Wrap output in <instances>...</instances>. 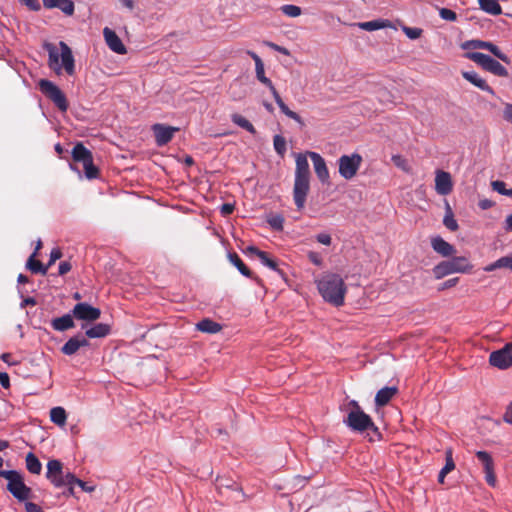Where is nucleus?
<instances>
[{
    "mask_svg": "<svg viewBox=\"0 0 512 512\" xmlns=\"http://www.w3.org/2000/svg\"><path fill=\"white\" fill-rule=\"evenodd\" d=\"M307 156L312 160L315 174L320 182L323 184L330 183L329 170L324 158L320 154L312 151H308L305 154H296L293 199L298 210L304 208L306 198L310 190V168Z\"/></svg>",
    "mask_w": 512,
    "mask_h": 512,
    "instance_id": "1",
    "label": "nucleus"
},
{
    "mask_svg": "<svg viewBox=\"0 0 512 512\" xmlns=\"http://www.w3.org/2000/svg\"><path fill=\"white\" fill-rule=\"evenodd\" d=\"M317 287L325 301L335 306L343 305L346 286L340 275L333 273L324 275L318 281Z\"/></svg>",
    "mask_w": 512,
    "mask_h": 512,
    "instance_id": "2",
    "label": "nucleus"
},
{
    "mask_svg": "<svg viewBox=\"0 0 512 512\" xmlns=\"http://www.w3.org/2000/svg\"><path fill=\"white\" fill-rule=\"evenodd\" d=\"M247 54L254 60L255 62V71L257 79L264 84L270 90L275 102L279 106L281 112L285 114L290 119L296 121L301 126L304 125L302 118L296 112L289 109V107L284 103L278 91L276 90L272 81L265 76L264 64L261 58L253 51L248 50Z\"/></svg>",
    "mask_w": 512,
    "mask_h": 512,
    "instance_id": "3",
    "label": "nucleus"
},
{
    "mask_svg": "<svg viewBox=\"0 0 512 512\" xmlns=\"http://www.w3.org/2000/svg\"><path fill=\"white\" fill-rule=\"evenodd\" d=\"M59 46L61 50L60 55L52 44H48L46 46L49 56V67L57 74H60L61 69L64 68L65 72L71 76L75 73V60L72 54V50L64 41H60Z\"/></svg>",
    "mask_w": 512,
    "mask_h": 512,
    "instance_id": "4",
    "label": "nucleus"
},
{
    "mask_svg": "<svg viewBox=\"0 0 512 512\" xmlns=\"http://www.w3.org/2000/svg\"><path fill=\"white\" fill-rule=\"evenodd\" d=\"M348 413L344 418V424L352 431L363 433L368 430L378 431L372 418L366 414L356 400L348 403Z\"/></svg>",
    "mask_w": 512,
    "mask_h": 512,
    "instance_id": "5",
    "label": "nucleus"
},
{
    "mask_svg": "<svg viewBox=\"0 0 512 512\" xmlns=\"http://www.w3.org/2000/svg\"><path fill=\"white\" fill-rule=\"evenodd\" d=\"M472 269L468 258L464 256L453 257L437 264L433 268V274L436 279H442L452 273H465Z\"/></svg>",
    "mask_w": 512,
    "mask_h": 512,
    "instance_id": "6",
    "label": "nucleus"
},
{
    "mask_svg": "<svg viewBox=\"0 0 512 512\" xmlns=\"http://www.w3.org/2000/svg\"><path fill=\"white\" fill-rule=\"evenodd\" d=\"M72 159L74 162L82 163L85 176L88 179H96L99 177V169L93 163V155L82 142H78L72 149Z\"/></svg>",
    "mask_w": 512,
    "mask_h": 512,
    "instance_id": "7",
    "label": "nucleus"
},
{
    "mask_svg": "<svg viewBox=\"0 0 512 512\" xmlns=\"http://www.w3.org/2000/svg\"><path fill=\"white\" fill-rule=\"evenodd\" d=\"M465 58L475 62L477 65L481 66L484 70L499 76V77H507L508 71L507 69L497 60L491 58L489 55H486L481 52H466Z\"/></svg>",
    "mask_w": 512,
    "mask_h": 512,
    "instance_id": "8",
    "label": "nucleus"
},
{
    "mask_svg": "<svg viewBox=\"0 0 512 512\" xmlns=\"http://www.w3.org/2000/svg\"><path fill=\"white\" fill-rule=\"evenodd\" d=\"M363 162V158L358 153H352L350 155H342L339 157L338 172L342 178L349 181L353 179L360 169Z\"/></svg>",
    "mask_w": 512,
    "mask_h": 512,
    "instance_id": "9",
    "label": "nucleus"
},
{
    "mask_svg": "<svg viewBox=\"0 0 512 512\" xmlns=\"http://www.w3.org/2000/svg\"><path fill=\"white\" fill-rule=\"evenodd\" d=\"M40 91L62 112H66L69 104L65 94L52 81L41 79L38 83Z\"/></svg>",
    "mask_w": 512,
    "mask_h": 512,
    "instance_id": "10",
    "label": "nucleus"
},
{
    "mask_svg": "<svg viewBox=\"0 0 512 512\" xmlns=\"http://www.w3.org/2000/svg\"><path fill=\"white\" fill-rule=\"evenodd\" d=\"M74 475L71 472L64 473L63 464L60 460L52 459L47 463L46 478L56 487L61 488L66 485H71L68 476Z\"/></svg>",
    "mask_w": 512,
    "mask_h": 512,
    "instance_id": "11",
    "label": "nucleus"
},
{
    "mask_svg": "<svg viewBox=\"0 0 512 512\" xmlns=\"http://www.w3.org/2000/svg\"><path fill=\"white\" fill-rule=\"evenodd\" d=\"M461 48L463 50H466L468 52H470L469 50H475V49H484V50H488L489 52H491L496 58L500 59L501 61L509 64L510 63V59L509 57L504 54L498 46H496L495 44H493L492 42H489V41H483V40H478V39H475V40H468V41H465L461 44Z\"/></svg>",
    "mask_w": 512,
    "mask_h": 512,
    "instance_id": "12",
    "label": "nucleus"
},
{
    "mask_svg": "<svg viewBox=\"0 0 512 512\" xmlns=\"http://www.w3.org/2000/svg\"><path fill=\"white\" fill-rule=\"evenodd\" d=\"M489 363L502 370L508 369L512 365V343H507L503 348L493 351L489 356Z\"/></svg>",
    "mask_w": 512,
    "mask_h": 512,
    "instance_id": "13",
    "label": "nucleus"
},
{
    "mask_svg": "<svg viewBox=\"0 0 512 512\" xmlns=\"http://www.w3.org/2000/svg\"><path fill=\"white\" fill-rule=\"evenodd\" d=\"M7 490L19 501H25L31 495V489L25 485L23 477L18 471L8 481Z\"/></svg>",
    "mask_w": 512,
    "mask_h": 512,
    "instance_id": "14",
    "label": "nucleus"
},
{
    "mask_svg": "<svg viewBox=\"0 0 512 512\" xmlns=\"http://www.w3.org/2000/svg\"><path fill=\"white\" fill-rule=\"evenodd\" d=\"M72 315L77 320L93 322L100 318L101 311L86 302H80L73 307Z\"/></svg>",
    "mask_w": 512,
    "mask_h": 512,
    "instance_id": "15",
    "label": "nucleus"
},
{
    "mask_svg": "<svg viewBox=\"0 0 512 512\" xmlns=\"http://www.w3.org/2000/svg\"><path fill=\"white\" fill-rule=\"evenodd\" d=\"M178 130L179 128L177 127L166 126L159 123L154 124L152 126V131L154 133L157 146L162 147L168 144L172 140L174 133Z\"/></svg>",
    "mask_w": 512,
    "mask_h": 512,
    "instance_id": "16",
    "label": "nucleus"
},
{
    "mask_svg": "<svg viewBox=\"0 0 512 512\" xmlns=\"http://www.w3.org/2000/svg\"><path fill=\"white\" fill-rule=\"evenodd\" d=\"M453 182L450 173L437 170L435 176V190L439 195L446 196L452 192Z\"/></svg>",
    "mask_w": 512,
    "mask_h": 512,
    "instance_id": "17",
    "label": "nucleus"
},
{
    "mask_svg": "<svg viewBox=\"0 0 512 512\" xmlns=\"http://www.w3.org/2000/svg\"><path fill=\"white\" fill-rule=\"evenodd\" d=\"M103 35L107 46L115 53L125 54L127 52L125 45L119 36L110 28L103 29Z\"/></svg>",
    "mask_w": 512,
    "mask_h": 512,
    "instance_id": "18",
    "label": "nucleus"
},
{
    "mask_svg": "<svg viewBox=\"0 0 512 512\" xmlns=\"http://www.w3.org/2000/svg\"><path fill=\"white\" fill-rule=\"evenodd\" d=\"M89 345V341L82 334H77L74 337H71L62 347L61 352L64 355L71 356L75 354L81 347H86Z\"/></svg>",
    "mask_w": 512,
    "mask_h": 512,
    "instance_id": "19",
    "label": "nucleus"
},
{
    "mask_svg": "<svg viewBox=\"0 0 512 512\" xmlns=\"http://www.w3.org/2000/svg\"><path fill=\"white\" fill-rule=\"evenodd\" d=\"M462 77L472 85L491 95H495L493 88L475 71H462Z\"/></svg>",
    "mask_w": 512,
    "mask_h": 512,
    "instance_id": "20",
    "label": "nucleus"
},
{
    "mask_svg": "<svg viewBox=\"0 0 512 512\" xmlns=\"http://www.w3.org/2000/svg\"><path fill=\"white\" fill-rule=\"evenodd\" d=\"M46 9H59L66 16H72L75 11V5L72 0H42Z\"/></svg>",
    "mask_w": 512,
    "mask_h": 512,
    "instance_id": "21",
    "label": "nucleus"
},
{
    "mask_svg": "<svg viewBox=\"0 0 512 512\" xmlns=\"http://www.w3.org/2000/svg\"><path fill=\"white\" fill-rule=\"evenodd\" d=\"M431 246L436 253L443 257L452 256L456 252L454 246L445 241L440 236H437L431 240Z\"/></svg>",
    "mask_w": 512,
    "mask_h": 512,
    "instance_id": "22",
    "label": "nucleus"
},
{
    "mask_svg": "<svg viewBox=\"0 0 512 512\" xmlns=\"http://www.w3.org/2000/svg\"><path fill=\"white\" fill-rule=\"evenodd\" d=\"M397 393H398V388L395 386L383 387L375 395V405L377 407L386 406Z\"/></svg>",
    "mask_w": 512,
    "mask_h": 512,
    "instance_id": "23",
    "label": "nucleus"
},
{
    "mask_svg": "<svg viewBox=\"0 0 512 512\" xmlns=\"http://www.w3.org/2000/svg\"><path fill=\"white\" fill-rule=\"evenodd\" d=\"M357 26L365 31H375L384 28H395L393 23L388 19H376L367 22H360L357 24Z\"/></svg>",
    "mask_w": 512,
    "mask_h": 512,
    "instance_id": "24",
    "label": "nucleus"
},
{
    "mask_svg": "<svg viewBox=\"0 0 512 512\" xmlns=\"http://www.w3.org/2000/svg\"><path fill=\"white\" fill-rule=\"evenodd\" d=\"M74 316L72 314H65L61 317L54 318L51 321V326L56 331H66L75 327V323L73 320Z\"/></svg>",
    "mask_w": 512,
    "mask_h": 512,
    "instance_id": "25",
    "label": "nucleus"
},
{
    "mask_svg": "<svg viewBox=\"0 0 512 512\" xmlns=\"http://www.w3.org/2000/svg\"><path fill=\"white\" fill-rule=\"evenodd\" d=\"M111 327L109 324L98 323L87 329L85 336L88 338H102L109 335Z\"/></svg>",
    "mask_w": 512,
    "mask_h": 512,
    "instance_id": "26",
    "label": "nucleus"
},
{
    "mask_svg": "<svg viewBox=\"0 0 512 512\" xmlns=\"http://www.w3.org/2000/svg\"><path fill=\"white\" fill-rule=\"evenodd\" d=\"M501 268L512 270V253H510L506 256L500 257L495 262L490 263L489 265L485 266L484 271L492 272L496 269H501Z\"/></svg>",
    "mask_w": 512,
    "mask_h": 512,
    "instance_id": "27",
    "label": "nucleus"
},
{
    "mask_svg": "<svg viewBox=\"0 0 512 512\" xmlns=\"http://www.w3.org/2000/svg\"><path fill=\"white\" fill-rule=\"evenodd\" d=\"M196 328L203 333L215 334L221 331L222 326L209 318H205L196 324Z\"/></svg>",
    "mask_w": 512,
    "mask_h": 512,
    "instance_id": "28",
    "label": "nucleus"
},
{
    "mask_svg": "<svg viewBox=\"0 0 512 512\" xmlns=\"http://www.w3.org/2000/svg\"><path fill=\"white\" fill-rule=\"evenodd\" d=\"M478 4L480 8L488 14L496 16L502 13V8L498 0H478Z\"/></svg>",
    "mask_w": 512,
    "mask_h": 512,
    "instance_id": "29",
    "label": "nucleus"
},
{
    "mask_svg": "<svg viewBox=\"0 0 512 512\" xmlns=\"http://www.w3.org/2000/svg\"><path fill=\"white\" fill-rule=\"evenodd\" d=\"M26 267L35 274L40 273L45 275L47 273V267L44 266L41 261L36 259V252H33L28 258Z\"/></svg>",
    "mask_w": 512,
    "mask_h": 512,
    "instance_id": "30",
    "label": "nucleus"
},
{
    "mask_svg": "<svg viewBox=\"0 0 512 512\" xmlns=\"http://www.w3.org/2000/svg\"><path fill=\"white\" fill-rule=\"evenodd\" d=\"M25 462H26V468L30 473L37 474V475H39L41 473L42 464L34 453L29 452L26 455Z\"/></svg>",
    "mask_w": 512,
    "mask_h": 512,
    "instance_id": "31",
    "label": "nucleus"
},
{
    "mask_svg": "<svg viewBox=\"0 0 512 512\" xmlns=\"http://www.w3.org/2000/svg\"><path fill=\"white\" fill-rule=\"evenodd\" d=\"M229 261L239 270V272L246 276V277H252V272L250 269L244 264L242 259L238 256L237 253H229L228 254Z\"/></svg>",
    "mask_w": 512,
    "mask_h": 512,
    "instance_id": "32",
    "label": "nucleus"
},
{
    "mask_svg": "<svg viewBox=\"0 0 512 512\" xmlns=\"http://www.w3.org/2000/svg\"><path fill=\"white\" fill-rule=\"evenodd\" d=\"M231 120L234 124L238 125L239 127L245 129L251 134H256V129L253 126V124L247 120L245 117L238 113H234L231 115Z\"/></svg>",
    "mask_w": 512,
    "mask_h": 512,
    "instance_id": "33",
    "label": "nucleus"
},
{
    "mask_svg": "<svg viewBox=\"0 0 512 512\" xmlns=\"http://www.w3.org/2000/svg\"><path fill=\"white\" fill-rule=\"evenodd\" d=\"M50 419L51 421L59 426H63L66 423L67 414L64 408L62 407H54L50 410Z\"/></svg>",
    "mask_w": 512,
    "mask_h": 512,
    "instance_id": "34",
    "label": "nucleus"
},
{
    "mask_svg": "<svg viewBox=\"0 0 512 512\" xmlns=\"http://www.w3.org/2000/svg\"><path fill=\"white\" fill-rule=\"evenodd\" d=\"M443 224L445 225V227L447 229H449L450 231H453V232L458 230V228H459L458 223L454 218V214L452 212V209H451L449 203H446V213H445V216L443 219Z\"/></svg>",
    "mask_w": 512,
    "mask_h": 512,
    "instance_id": "35",
    "label": "nucleus"
},
{
    "mask_svg": "<svg viewBox=\"0 0 512 512\" xmlns=\"http://www.w3.org/2000/svg\"><path fill=\"white\" fill-rule=\"evenodd\" d=\"M273 146L276 153L283 158L287 151L286 140L282 135H275L273 137Z\"/></svg>",
    "mask_w": 512,
    "mask_h": 512,
    "instance_id": "36",
    "label": "nucleus"
},
{
    "mask_svg": "<svg viewBox=\"0 0 512 512\" xmlns=\"http://www.w3.org/2000/svg\"><path fill=\"white\" fill-rule=\"evenodd\" d=\"M259 260L261 263L272 270L277 271L279 274H283L282 270L279 269L276 260L269 257V254L265 251L259 252Z\"/></svg>",
    "mask_w": 512,
    "mask_h": 512,
    "instance_id": "37",
    "label": "nucleus"
},
{
    "mask_svg": "<svg viewBox=\"0 0 512 512\" xmlns=\"http://www.w3.org/2000/svg\"><path fill=\"white\" fill-rule=\"evenodd\" d=\"M476 457L483 464L484 470H489L494 467V462L491 455L486 451H477Z\"/></svg>",
    "mask_w": 512,
    "mask_h": 512,
    "instance_id": "38",
    "label": "nucleus"
},
{
    "mask_svg": "<svg viewBox=\"0 0 512 512\" xmlns=\"http://www.w3.org/2000/svg\"><path fill=\"white\" fill-rule=\"evenodd\" d=\"M267 223L272 229L281 231L283 230L284 218L280 214L271 215L268 217Z\"/></svg>",
    "mask_w": 512,
    "mask_h": 512,
    "instance_id": "39",
    "label": "nucleus"
},
{
    "mask_svg": "<svg viewBox=\"0 0 512 512\" xmlns=\"http://www.w3.org/2000/svg\"><path fill=\"white\" fill-rule=\"evenodd\" d=\"M281 11L288 17H298L301 15V8L293 4L283 5Z\"/></svg>",
    "mask_w": 512,
    "mask_h": 512,
    "instance_id": "40",
    "label": "nucleus"
},
{
    "mask_svg": "<svg viewBox=\"0 0 512 512\" xmlns=\"http://www.w3.org/2000/svg\"><path fill=\"white\" fill-rule=\"evenodd\" d=\"M445 461H446V463L441 470H443L446 473H450L452 470L455 469V463L453 460V451L451 448H448L445 451Z\"/></svg>",
    "mask_w": 512,
    "mask_h": 512,
    "instance_id": "41",
    "label": "nucleus"
},
{
    "mask_svg": "<svg viewBox=\"0 0 512 512\" xmlns=\"http://www.w3.org/2000/svg\"><path fill=\"white\" fill-rule=\"evenodd\" d=\"M68 478L72 480L71 485H78L85 492H92L95 489L94 486H88L86 482L78 479L75 475H70Z\"/></svg>",
    "mask_w": 512,
    "mask_h": 512,
    "instance_id": "42",
    "label": "nucleus"
},
{
    "mask_svg": "<svg viewBox=\"0 0 512 512\" xmlns=\"http://www.w3.org/2000/svg\"><path fill=\"white\" fill-rule=\"evenodd\" d=\"M403 32L405 33V35L408 38L414 40V39H418L421 36L422 29L404 26L403 27Z\"/></svg>",
    "mask_w": 512,
    "mask_h": 512,
    "instance_id": "43",
    "label": "nucleus"
},
{
    "mask_svg": "<svg viewBox=\"0 0 512 512\" xmlns=\"http://www.w3.org/2000/svg\"><path fill=\"white\" fill-rule=\"evenodd\" d=\"M439 15L443 20L446 21H455L457 19V14L448 8H441L439 11Z\"/></svg>",
    "mask_w": 512,
    "mask_h": 512,
    "instance_id": "44",
    "label": "nucleus"
},
{
    "mask_svg": "<svg viewBox=\"0 0 512 512\" xmlns=\"http://www.w3.org/2000/svg\"><path fill=\"white\" fill-rule=\"evenodd\" d=\"M493 190L497 191L501 195H507L508 189L506 188V184L503 181L497 180L492 182Z\"/></svg>",
    "mask_w": 512,
    "mask_h": 512,
    "instance_id": "45",
    "label": "nucleus"
},
{
    "mask_svg": "<svg viewBox=\"0 0 512 512\" xmlns=\"http://www.w3.org/2000/svg\"><path fill=\"white\" fill-rule=\"evenodd\" d=\"M61 257H62V251L60 250V248H53L50 253V259H49L46 267L48 268V267L52 266Z\"/></svg>",
    "mask_w": 512,
    "mask_h": 512,
    "instance_id": "46",
    "label": "nucleus"
},
{
    "mask_svg": "<svg viewBox=\"0 0 512 512\" xmlns=\"http://www.w3.org/2000/svg\"><path fill=\"white\" fill-rule=\"evenodd\" d=\"M484 472H485V479H486V482L488 483V485H490L491 487H495L497 480H496V476L494 473V467L489 470H484Z\"/></svg>",
    "mask_w": 512,
    "mask_h": 512,
    "instance_id": "47",
    "label": "nucleus"
},
{
    "mask_svg": "<svg viewBox=\"0 0 512 512\" xmlns=\"http://www.w3.org/2000/svg\"><path fill=\"white\" fill-rule=\"evenodd\" d=\"M503 119L512 124V104L511 103H505L502 113Z\"/></svg>",
    "mask_w": 512,
    "mask_h": 512,
    "instance_id": "48",
    "label": "nucleus"
},
{
    "mask_svg": "<svg viewBox=\"0 0 512 512\" xmlns=\"http://www.w3.org/2000/svg\"><path fill=\"white\" fill-rule=\"evenodd\" d=\"M458 282H459V278L458 277L450 278V279L446 280L445 282H443L439 286L438 290L439 291H443V290L449 289L451 287L456 286Z\"/></svg>",
    "mask_w": 512,
    "mask_h": 512,
    "instance_id": "49",
    "label": "nucleus"
},
{
    "mask_svg": "<svg viewBox=\"0 0 512 512\" xmlns=\"http://www.w3.org/2000/svg\"><path fill=\"white\" fill-rule=\"evenodd\" d=\"M235 205L232 203H224L220 207V213L222 216H228L233 213Z\"/></svg>",
    "mask_w": 512,
    "mask_h": 512,
    "instance_id": "50",
    "label": "nucleus"
},
{
    "mask_svg": "<svg viewBox=\"0 0 512 512\" xmlns=\"http://www.w3.org/2000/svg\"><path fill=\"white\" fill-rule=\"evenodd\" d=\"M316 239L319 243L323 245H330L331 244V236L327 233H320L316 236Z\"/></svg>",
    "mask_w": 512,
    "mask_h": 512,
    "instance_id": "51",
    "label": "nucleus"
},
{
    "mask_svg": "<svg viewBox=\"0 0 512 512\" xmlns=\"http://www.w3.org/2000/svg\"><path fill=\"white\" fill-rule=\"evenodd\" d=\"M392 161L397 167L402 168L404 171H408V168L406 167V161L401 156H393Z\"/></svg>",
    "mask_w": 512,
    "mask_h": 512,
    "instance_id": "52",
    "label": "nucleus"
},
{
    "mask_svg": "<svg viewBox=\"0 0 512 512\" xmlns=\"http://www.w3.org/2000/svg\"><path fill=\"white\" fill-rule=\"evenodd\" d=\"M25 510L26 512H44L38 504L33 502H26Z\"/></svg>",
    "mask_w": 512,
    "mask_h": 512,
    "instance_id": "53",
    "label": "nucleus"
},
{
    "mask_svg": "<svg viewBox=\"0 0 512 512\" xmlns=\"http://www.w3.org/2000/svg\"><path fill=\"white\" fill-rule=\"evenodd\" d=\"M265 45H267V46H268V47H270L271 49H273V50H275V51H277V52H280V53H282V54H284V55H288V54H289V51H288L286 48L281 47V46H279V45H277V44H275V43H273V42H268V41H266V42H265Z\"/></svg>",
    "mask_w": 512,
    "mask_h": 512,
    "instance_id": "54",
    "label": "nucleus"
},
{
    "mask_svg": "<svg viewBox=\"0 0 512 512\" xmlns=\"http://www.w3.org/2000/svg\"><path fill=\"white\" fill-rule=\"evenodd\" d=\"M72 266L70 262L63 261L59 264V275H65L71 270Z\"/></svg>",
    "mask_w": 512,
    "mask_h": 512,
    "instance_id": "55",
    "label": "nucleus"
},
{
    "mask_svg": "<svg viewBox=\"0 0 512 512\" xmlns=\"http://www.w3.org/2000/svg\"><path fill=\"white\" fill-rule=\"evenodd\" d=\"M0 384L7 389L10 386V378L6 372H0Z\"/></svg>",
    "mask_w": 512,
    "mask_h": 512,
    "instance_id": "56",
    "label": "nucleus"
},
{
    "mask_svg": "<svg viewBox=\"0 0 512 512\" xmlns=\"http://www.w3.org/2000/svg\"><path fill=\"white\" fill-rule=\"evenodd\" d=\"M24 4L29 7L33 11H38L40 9V4L37 0H21Z\"/></svg>",
    "mask_w": 512,
    "mask_h": 512,
    "instance_id": "57",
    "label": "nucleus"
},
{
    "mask_svg": "<svg viewBox=\"0 0 512 512\" xmlns=\"http://www.w3.org/2000/svg\"><path fill=\"white\" fill-rule=\"evenodd\" d=\"M504 421L512 424V402L509 404V406L506 409V412L504 414Z\"/></svg>",
    "mask_w": 512,
    "mask_h": 512,
    "instance_id": "58",
    "label": "nucleus"
},
{
    "mask_svg": "<svg viewBox=\"0 0 512 512\" xmlns=\"http://www.w3.org/2000/svg\"><path fill=\"white\" fill-rule=\"evenodd\" d=\"M16 470H0V477L7 479L8 481L11 477L15 476Z\"/></svg>",
    "mask_w": 512,
    "mask_h": 512,
    "instance_id": "59",
    "label": "nucleus"
},
{
    "mask_svg": "<svg viewBox=\"0 0 512 512\" xmlns=\"http://www.w3.org/2000/svg\"><path fill=\"white\" fill-rule=\"evenodd\" d=\"M492 205H493V202L491 200H489V199L480 200L479 203H478V206L482 210L489 209L490 207H492Z\"/></svg>",
    "mask_w": 512,
    "mask_h": 512,
    "instance_id": "60",
    "label": "nucleus"
},
{
    "mask_svg": "<svg viewBox=\"0 0 512 512\" xmlns=\"http://www.w3.org/2000/svg\"><path fill=\"white\" fill-rule=\"evenodd\" d=\"M309 259L311 260V262H313L315 265H320L321 264V260L319 258V256L314 253V252H311L309 254Z\"/></svg>",
    "mask_w": 512,
    "mask_h": 512,
    "instance_id": "61",
    "label": "nucleus"
},
{
    "mask_svg": "<svg viewBox=\"0 0 512 512\" xmlns=\"http://www.w3.org/2000/svg\"><path fill=\"white\" fill-rule=\"evenodd\" d=\"M505 229L512 232V214L508 215L505 220Z\"/></svg>",
    "mask_w": 512,
    "mask_h": 512,
    "instance_id": "62",
    "label": "nucleus"
},
{
    "mask_svg": "<svg viewBox=\"0 0 512 512\" xmlns=\"http://www.w3.org/2000/svg\"><path fill=\"white\" fill-rule=\"evenodd\" d=\"M247 252L250 253V254H254L256 255L257 257H259V252H263L262 250H259L257 247L255 246H249L247 247Z\"/></svg>",
    "mask_w": 512,
    "mask_h": 512,
    "instance_id": "63",
    "label": "nucleus"
},
{
    "mask_svg": "<svg viewBox=\"0 0 512 512\" xmlns=\"http://www.w3.org/2000/svg\"><path fill=\"white\" fill-rule=\"evenodd\" d=\"M17 281L19 284H25L28 282V277L24 274H19L18 275V278H17Z\"/></svg>",
    "mask_w": 512,
    "mask_h": 512,
    "instance_id": "64",
    "label": "nucleus"
}]
</instances>
